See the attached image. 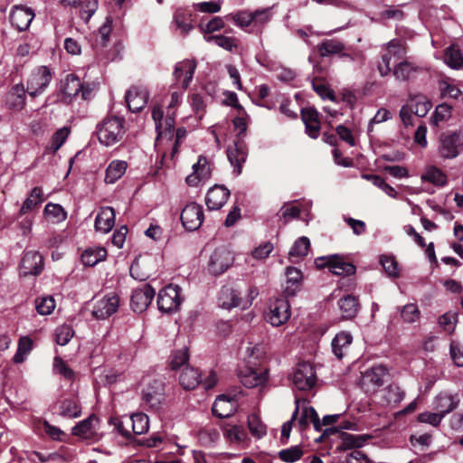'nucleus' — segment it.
I'll return each instance as SVG.
<instances>
[{"label": "nucleus", "mask_w": 463, "mask_h": 463, "mask_svg": "<svg viewBox=\"0 0 463 463\" xmlns=\"http://www.w3.org/2000/svg\"><path fill=\"white\" fill-rule=\"evenodd\" d=\"M115 224V212L111 207H102L95 219V229L103 233L111 231Z\"/></svg>", "instance_id": "29"}, {"label": "nucleus", "mask_w": 463, "mask_h": 463, "mask_svg": "<svg viewBox=\"0 0 463 463\" xmlns=\"http://www.w3.org/2000/svg\"><path fill=\"white\" fill-rule=\"evenodd\" d=\"M248 429L250 434L260 439L263 438L267 433V427L261 421L260 418L253 413L248 416Z\"/></svg>", "instance_id": "47"}, {"label": "nucleus", "mask_w": 463, "mask_h": 463, "mask_svg": "<svg viewBox=\"0 0 463 463\" xmlns=\"http://www.w3.org/2000/svg\"><path fill=\"white\" fill-rule=\"evenodd\" d=\"M408 105L413 114L420 118L425 117L432 107L430 101L426 97L420 95L411 99Z\"/></svg>", "instance_id": "45"}, {"label": "nucleus", "mask_w": 463, "mask_h": 463, "mask_svg": "<svg viewBox=\"0 0 463 463\" xmlns=\"http://www.w3.org/2000/svg\"><path fill=\"white\" fill-rule=\"evenodd\" d=\"M445 62L451 68L459 69L463 66V56L458 48L451 45L447 48L444 54Z\"/></svg>", "instance_id": "49"}, {"label": "nucleus", "mask_w": 463, "mask_h": 463, "mask_svg": "<svg viewBox=\"0 0 463 463\" xmlns=\"http://www.w3.org/2000/svg\"><path fill=\"white\" fill-rule=\"evenodd\" d=\"M56 303L52 296H44L35 299V308L38 314L47 316L53 312Z\"/></svg>", "instance_id": "54"}, {"label": "nucleus", "mask_w": 463, "mask_h": 463, "mask_svg": "<svg viewBox=\"0 0 463 463\" xmlns=\"http://www.w3.org/2000/svg\"><path fill=\"white\" fill-rule=\"evenodd\" d=\"M286 285L285 293L288 296H294L300 290L303 275L300 269L295 267H288L286 269Z\"/></svg>", "instance_id": "31"}, {"label": "nucleus", "mask_w": 463, "mask_h": 463, "mask_svg": "<svg viewBox=\"0 0 463 463\" xmlns=\"http://www.w3.org/2000/svg\"><path fill=\"white\" fill-rule=\"evenodd\" d=\"M340 438L341 442L337 447L339 451L362 448L368 439L367 436L354 435L346 432H342Z\"/></svg>", "instance_id": "35"}, {"label": "nucleus", "mask_w": 463, "mask_h": 463, "mask_svg": "<svg viewBox=\"0 0 463 463\" xmlns=\"http://www.w3.org/2000/svg\"><path fill=\"white\" fill-rule=\"evenodd\" d=\"M459 403V398L457 394L441 392L436 396L433 402V408L444 418L447 414L454 411Z\"/></svg>", "instance_id": "25"}, {"label": "nucleus", "mask_w": 463, "mask_h": 463, "mask_svg": "<svg viewBox=\"0 0 463 463\" xmlns=\"http://www.w3.org/2000/svg\"><path fill=\"white\" fill-rule=\"evenodd\" d=\"M299 412L300 416L298 418L297 417L296 420H298L300 430L307 429L309 422L313 423L316 430L319 431L321 430V422L318 414L313 407L308 406L306 402H303L302 405H299Z\"/></svg>", "instance_id": "26"}, {"label": "nucleus", "mask_w": 463, "mask_h": 463, "mask_svg": "<svg viewBox=\"0 0 463 463\" xmlns=\"http://www.w3.org/2000/svg\"><path fill=\"white\" fill-rule=\"evenodd\" d=\"M94 421H98L97 417L90 415L87 419L79 422L72 429V434L85 439H91L95 434L93 427Z\"/></svg>", "instance_id": "39"}, {"label": "nucleus", "mask_w": 463, "mask_h": 463, "mask_svg": "<svg viewBox=\"0 0 463 463\" xmlns=\"http://www.w3.org/2000/svg\"><path fill=\"white\" fill-rule=\"evenodd\" d=\"M241 292L232 285L223 286L219 293L218 303L222 308L241 307Z\"/></svg>", "instance_id": "19"}, {"label": "nucleus", "mask_w": 463, "mask_h": 463, "mask_svg": "<svg viewBox=\"0 0 463 463\" xmlns=\"http://www.w3.org/2000/svg\"><path fill=\"white\" fill-rule=\"evenodd\" d=\"M345 50V44L337 39H326L317 45V51L321 57H326L334 54L345 56L346 54L344 52Z\"/></svg>", "instance_id": "34"}, {"label": "nucleus", "mask_w": 463, "mask_h": 463, "mask_svg": "<svg viewBox=\"0 0 463 463\" xmlns=\"http://www.w3.org/2000/svg\"><path fill=\"white\" fill-rule=\"evenodd\" d=\"M248 150L245 143L238 139L230 145L227 148V157L233 166V174L238 176L241 174L242 165L246 162Z\"/></svg>", "instance_id": "10"}, {"label": "nucleus", "mask_w": 463, "mask_h": 463, "mask_svg": "<svg viewBox=\"0 0 463 463\" xmlns=\"http://www.w3.org/2000/svg\"><path fill=\"white\" fill-rule=\"evenodd\" d=\"M74 335L73 328L69 325H61L55 329L54 339L60 345H67Z\"/></svg>", "instance_id": "57"}, {"label": "nucleus", "mask_w": 463, "mask_h": 463, "mask_svg": "<svg viewBox=\"0 0 463 463\" xmlns=\"http://www.w3.org/2000/svg\"><path fill=\"white\" fill-rule=\"evenodd\" d=\"M193 169L194 173L186 177V183L190 186H196L199 183L205 182L212 175L210 165L204 156H199Z\"/></svg>", "instance_id": "23"}, {"label": "nucleus", "mask_w": 463, "mask_h": 463, "mask_svg": "<svg viewBox=\"0 0 463 463\" xmlns=\"http://www.w3.org/2000/svg\"><path fill=\"white\" fill-rule=\"evenodd\" d=\"M383 53L378 63V71L382 77L392 72L391 60L402 61L407 54V44L403 40L392 39L383 46Z\"/></svg>", "instance_id": "3"}, {"label": "nucleus", "mask_w": 463, "mask_h": 463, "mask_svg": "<svg viewBox=\"0 0 463 463\" xmlns=\"http://www.w3.org/2000/svg\"><path fill=\"white\" fill-rule=\"evenodd\" d=\"M230 197V191L222 185H214L207 192L205 203L209 210H219Z\"/></svg>", "instance_id": "24"}, {"label": "nucleus", "mask_w": 463, "mask_h": 463, "mask_svg": "<svg viewBox=\"0 0 463 463\" xmlns=\"http://www.w3.org/2000/svg\"><path fill=\"white\" fill-rule=\"evenodd\" d=\"M34 17L33 11L23 5H16L10 14V21L13 26L18 31H25Z\"/></svg>", "instance_id": "21"}, {"label": "nucleus", "mask_w": 463, "mask_h": 463, "mask_svg": "<svg viewBox=\"0 0 463 463\" xmlns=\"http://www.w3.org/2000/svg\"><path fill=\"white\" fill-rule=\"evenodd\" d=\"M128 167L126 161L113 160L106 169L105 182L114 184L123 176Z\"/></svg>", "instance_id": "36"}, {"label": "nucleus", "mask_w": 463, "mask_h": 463, "mask_svg": "<svg viewBox=\"0 0 463 463\" xmlns=\"http://www.w3.org/2000/svg\"><path fill=\"white\" fill-rule=\"evenodd\" d=\"M203 210L200 204L191 203L181 213V221L184 227L189 231L197 230L203 222Z\"/></svg>", "instance_id": "11"}, {"label": "nucleus", "mask_w": 463, "mask_h": 463, "mask_svg": "<svg viewBox=\"0 0 463 463\" xmlns=\"http://www.w3.org/2000/svg\"><path fill=\"white\" fill-rule=\"evenodd\" d=\"M174 24L183 35H186L192 29L190 14L183 10L175 11Z\"/></svg>", "instance_id": "52"}, {"label": "nucleus", "mask_w": 463, "mask_h": 463, "mask_svg": "<svg viewBox=\"0 0 463 463\" xmlns=\"http://www.w3.org/2000/svg\"><path fill=\"white\" fill-rule=\"evenodd\" d=\"M231 15L234 24L242 29L253 24L252 12L249 10H241Z\"/></svg>", "instance_id": "61"}, {"label": "nucleus", "mask_w": 463, "mask_h": 463, "mask_svg": "<svg viewBox=\"0 0 463 463\" xmlns=\"http://www.w3.org/2000/svg\"><path fill=\"white\" fill-rule=\"evenodd\" d=\"M163 385L155 381L154 385L142 391V399L152 408H156L163 401Z\"/></svg>", "instance_id": "32"}, {"label": "nucleus", "mask_w": 463, "mask_h": 463, "mask_svg": "<svg viewBox=\"0 0 463 463\" xmlns=\"http://www.w3.org/2000/svg\"><path fill=\"white\" fill-rule=\"evenodd\" d=\"M43 193L41 187H34L31 190L28 197L24 200L20 209V214H26L38 207L43 202Z\"/></svg>", "instance_id": "37"}, {"label": "nucleus", "mask_w": 463, "mask_h": 463, "mask_svg": "<svg viewBox=\"0 0 463 463\" xmlns=\"http://www.w3.org/2000/svg\"><path fill=\"white\" fill-rule=\"evenodd\" d=\"M420 313L416 304H407L401 311L402 319L405 323L416 322L420 318Z\"/></svg>", "instance_id": "62"}, {"label": "nucleus", "mask_w": 463, "mask_h": 463, "mask_svg": "<svg viewBox=\"0 0 463 463\" xmlns=\"http://www.w3.org/2000/svg\"><path fill=\"white\" fill-rule=\"evenodd\" d=\"M458 136L457 134L443 135L440 137V146L439 154L441 157L451 159L458 155Z\"/></svg>", "instance_id": "28"}, {"label": "nucleus", "mask_w": 463, "mask_h": 463, "mask_svg": "<svg viewBox=\"0 0 463 463\" xmlns=\"http://www.w3.org/2000/svg\"><path fill=\"white\" fill-rule=\"evenodd\" d=\"M387 373L385 367L373 366L366 370L361 376V387L367 392L375 391L383 384V378Z\"/></svg>", "instance_id": "13"}, {"label": "nucleus", "mask_w": 463, "mask_h": 463, "mask_svg": "<svg viewBox=\"0 0 463 463\" xmlns=\"http://www.w3.org/2000/svg\"><path fill=\"white\" fill-rule=\"evenodd\" d=\"M54 371L62 375L67 380L74 379V372L71 368H70L66 363L60 357H55L53 362Z\"/></svg>", "instance_id": "64"}, {"label": "nucleus", "mask_w": 463, "mask_h": 463, "mask_svg": "<svg viewBox=\"0 0 463 463\" xmlns=\"http://www.w3.org/2000/svg\"><path fill=\"white\" fill-rule=\"evenodd\" d=\"M233 257L230 250L224 248L215 250L210 257L208 269L213 275L223 273L232 263Z\"/></svg>", "instance_id": "15"}, {"label": "nucleus", "mask_w": 463, "mask_h": 463, "mask_svg": "<svg viewBox=\"0 0 463 463\" xmlns=\"http://www.w3.org/2000/svg\"><path fill=\"white\" fill-rule=\"evenodd\" d=\"M44 215L52 222H60L66 219L67 213L64 209L57 203H49L44 207Z\"/></svg>", "instance_id": "51"}, {"label": "nucleus", "mask_w": 463, "mask_h": 463, "mask_svg": "<svg viewBox=\"0 0 463 463\" xmlns=\"http://www.w3.org/2000/svg\"><path fill=\"white\" fill-rule=\"evenodd\" d=\"M33 349V341L28 336H22L18 342L17 351L14 356V362L15 364H21L24 361L25 356Z\"/></svg>", "instance_id": "53"}, {"label": "nucleus", "mask_w": 463, "mask_h": 463, "mask_svg": "<svg viewBox=\"0 0 463 463\" xmlns=\"http://www.w3.org/2000/svg\"><path fill=\"white\" fill-rule=\"evenodd\" d=\"M301 118L308 137L317 138L321 128L319 113L314 108H305L301 109Z\"/></svg>", "instance_id": "22"}, {"label": "nucleus", "mask_w": 463, "mask_h": 463, "mask_svg": "<svg viewBox=\"0 0 463 463\" xmlns=\"http://www.w3.org/2000/svg\"><path fill=\"white\" fill-rule=\"evenodd\" d=\"M25 96L23 86L15 85L9 92L7 102L14 109H21L24 105Z\"/></svg>", "instance_id": "50"}, {"label": "nucleus", "mask_w": 463, "mask_h": 463, "mask_svg": "<svg viewBox=\"0 0 463 463\" xmlns=\"http://www.w3.org/2000/svg\"><path fill=\"white\" fill-rule=\"evenodd\" d=\"M196 62L192 60H184L177 62L175 67L174 77L176 82L181 83L184 90L187 89L194 77Z\"/></svg>", "instance_id": "20"}, {"label": "nucleus", "mask_w": 463, "mask_h": 463, "mask_svg": "<svg viewBox=\"0 0 463 463\" xmlns=\"http://www.w3.org/2000/svg\"><path fill=\"white\" fill-rule=\"evenodd\" d=\"M71 133V128L68 127H63L59 128L52 137L51 140V149L53 152H57L62 145L67 140L69 135Z\"/></svg>", "instance_id": "60"}, {"label": "nucleus", "mask_w": 463, "mask_h": 463, "mask_svg": "<svg viewBox=\"0 0 463 463\" xmlns=\"http://www.w3.org/2000/svg\"><path fill=\"white\" fill-rule=\"evenodd\" d=\"M182 93L174 91L166 108V115H164L160 106H155L152 109V118L155 121L158 137L163 136L172 137L174 134L175 109L181 102Z\"/></svg>", "instance_id": "1"}, {"label": "nucleus", "mask_w": 463, "mask_h": 463, "mask_svg": "<svg viewBox=\"0 0 463 463\" xmlns=\"http://www.w3.org/2000/svg\"><path fill=\"white\" fill-rule=\"evenodd\" d=\"M125 99L129 110L138 112L146 105L148 92L145 87L135 85L127 91Z\"/></svg>", "instance_id": "17"}, {"label": "nucleus", "mask_w": 463, "mask_h": 463, "mask_svg": "<svg viewBox=\"0 0 463 463\" xmlns=\"http://www.w3.org/2000/svg\"><path fill=\"white\" fill-rule=\"evenodd\" d=\"M342 316L345 319L353 318L358 311L359 303L353 296H345L338 301Z\"/></svg>", "instance_id": "43"}, {"label": "nucleus", "mask_w": 463, "mask_h": 463, "mask_svg": "<svg viewBox=\"0 0 463 463\" xmlns=\"http://www.w3.org/2000/svg\"><path fill=\"white\" fill-rule=\"evenodd\" d=\"M180 291V287L172 284L162 288L157 298L158 308L165 313L177 310L182 302Z\"/></svg>", "instance_id": "6"}, {"label": "nucleus", "mask_w": 463, "mask_h": 463, "mask_svg": "<svg viewBox=\"0 0 463 463\" xmlns=\"http://www.w3.org/2000/svg\"><path fill=\"white\" fill-rule=\"evenodd\" d=\"M421 180L433 184L437 186H443L447 184V175L441 169L434 165H430L426 167L422 174Z\"/></svg>", "instance_id": "42"}, {"label": "nucleus", "mask_w": 463, "mask_h": 463, "mask_svg": "<svg viewBox=\"0 0 463 463\" xmlns=\"http://www.w3.org/2000/svg\"><path fill=\"white\" fill-rule=\"evenodd\" d=\"M43 260L42 255L35 250H28L21 260L20 270L24 276H36L42 272Z\"/></svg>", "instance_id": "18"}, {"label": "nucleus", "mask_w": 463, "mask_h": 463, "mask_svg": "<svg viewBox=\"0 0 463 463\" xmlns=\"http://www.w3.org/2000/svg\"><path fill=\"white\" fill-rule=\"evenodd\" d=\"M310 241L307 237H301L298 241H295L293 247L289 251V257L294 258H303L305 257L309 250Z\"/></svg>", "instance_id": "59"}, {"label": "nucleus", "mask_w": 463, "mask_h": 463, "mask_svg": "<svg viewBox=\"0 0 463 463\" xmlns=\"http://www.w3.org/2000/svg\"><path fill=\"white\" fill-rule=\"evenodd\" d=\"M125 132V120L117 116H108L97 125L98 139L106 146L121 141Z\"/></svg>", "instance_id": "2"}, {"label": "nucleus", "mask_w": 463, "mask_h": 463, "mask_svg": "<svg viewBox=\"0 0 463 463\" xmlns=\"http://www.w3.org/2000/svg\"><path fill=\"white\" fill-rule=\"evenodd\" d=\"M304 452L300 446H292L279 452V458L287 463H293L301 458Z\"/></svg>", "instance_id": "58"}, {"label": "nucleus", "mask_w": 463, "mask_h": 463, "mask_svg": "<svg viewBox=\"0 0 463 463\" xmlns=\"http://www.w3.org/2000/svg\"><path fill=\"white\" fill-rule=\"evenodd\" d=\"M107 250L103 247H91L86 249L81 254V261L85 266H94L106 259Z\"/></svg>", "instance_id": "38"}, {"label": "nucleus", "mask_w": 463, "mask_h": 463, "mask_svg": "<svg viewBox=\"0 0 463 463\" xmlns=\"http://www.w3.org/2000/svg\"><path fill=\"white\" fill-rule=\"evenodd\" d=\"M112 32V19L107 17L105 23L99 27V32L96 35V44L100 48L107 46L109 35Z\"/></svg>", "instance_id": "55"}, {"label": "nucleus", "mask_w": 463, "mask_h": 463, "mask_svg": "<svg viewBox=\"0 0 463 463\" xmlns=\"http://www.w3.org/2000/svg\"><path fill=\"white\" fill-rule=\"evenodd\" d=\"M316 373L308 363L299 364L293 374V383L301 391L310 390L316 384Z\"/></svg>", "instance_id": "9"}, {"label": "nucleus", "mask_w": 463, "mask_h": 463, "mask_svg": "<svg viewBox=\"0 0 463 463\" xmlns=\"http://www.w3.org/2000/svg\"><path fill=\"white\" fill-rule=\"evenodd\" d=\"M52 80V73L48 67L40 66L34 69L27 80V92L36 97L47 88Z\"/></svg>", "instance_id": "7"}, {"label": "nucleus", "mask_w": 463, "mask_h": 463, "mask_svg": "<svg viewBox=\"0 0 463 463\" xmlns=\"http://www.w3.org/2000/svg\"><path fill=\"white\" fill-rule=\"evenodd\" d=\"M316 266L319 269L328 268L330 272L337 276H349L355 272V266L345 261L340 255H330L317 258L315 260Z\"/></svg>", "instance_id": "5"}, {"label": "nucleus", "mask_w": 463, "mask_h": 463, "mask_svg": "<svg viewBox=\"0 0 463 463\" xmlns=\"http://www.w3.org/2000/svg\"><path fill=\"white\" fill-rule=\"evenodd\" d=\"M80 90L81 82L77 76L69 74L65 77L61 86V90L65 96L76 97L80 94Z\"/></svg>", "instance_id": "46"}, {"label": "nucleus", "mask_w": 463, "mask_h": 463, "mask_svg": "<svg viewBox=\"0 0 463 463\" xmlns=\"http://www.w3.org/2000/svg\"><path fill=\"white\" fill-rule=\"evenodd\" d=\"M58 412L66 418H78L81 415V407L77 397L61 400L58 405Z\"/></svg>", "instance_id": "33"}, {"label": "nucleus", "mask_w": 463, "mask_h": 463, "mask_svg": "<svg viewBox=\"0 0 463 463\" xmlns=\"http://www.w3.org/2000/svg\"><path fill=\"white\" fill-rule=\"evenodd\" d=\"M290 306L285 298H278L270 301L265 312L266 321L273 326L284 325L290 317Z\"/></svg>", "instance_id": "4"}, {"label": "nucleus", "mask_w": 463, "mask_h": 463, "mask_svg": "<svg viewBox=\"0 0 463 463\" xmlns=\"http://www.w3.org/2000/svg\"><path fill=\"white\" fill-rule=\"evenodd\" d=\"M127 425L131 427L134 434H144L148 430V417L145 413H135L127 419Z\"/></svg>", "instance_id": "44"}, {"label": "nucleus", "mask_w": 463, "mask_h": 463, "mask_svg": "<svg viewBox=\"0 0 463 463\" xmlns=\"http://www.w3.org/2000/svg\"><path fill=\"white\" fill-rule=\"evenodd\" d=\"M224 435L232 443L247 447L250 439L245 430L239 425H232L225 429Z\"/></svg>", "instance_id": "40"}, {"label": "nucleus", "mask_w": 463, "mask_h": 463, "mask_svg": "<svg viewBox=\"0 0 463 463\" xmlns=\"http://www.w3.org/2000/svg\"><path fill=\"white\" fill-rule=\"evenodd\" d=\"M179 382L184 389L193 390L200 383V373L194 368L186 366L179 376Z\"/></svg>", "instance_id": "41"}, {"label": "nucleus", "mask_w": 463, "mask_h": 463, "mask_svg": "<svg viewBox=\"0 0 463 463\" xmlns=\"http://www.w3.org/2000/svg\"><path fill=\"white\" fill-rule=\"evenodd\" d=\"M189 354L188 348L184 347L181 350H177L173 353L170 360V367L172 370L181 369L183 366L184 368L188 365Z\"/></svg>", "instance_id": "56"}, {"label": "nucleus", "mask_w": 463, "mask_h": 463, "mask_svg": "<svg viewBox=\"0 0 463 463\" xmlns=\"http://www.w3.org/2000/svg\"><path fill=\"white\" fill-rule=\"evenodd\" d=\"M119 297L109 292L98 299L93 307L92 315L98 319H106L115 314L119 307Z\"/></svg>", "instance_id": "8"}, {"label": "nucleus", "mask_w": 463, "mask_h": 463, "mask_svg": "<svg viewBox=\"0 0 463 463\" xmlns=\"http://www.w3.org/2000/svg\"><path fill=\"white\" fill-rule=\"evenodd\" d=\"M155 294V289L148 284L135 288L130 299V306L133 311L137 313L145 311L150 305Z\"/></svg>", "instance_id": "12"}, {"label": "nucleus", "mask_w": 463, "mask_h": 463, "mask_svg": "<svg viewBox=\"0 0 463 463\" xmlns=\"http://www.w3.org/2000/svg\"><path fill=\"white\" fill-rule=\"evenodd\" d=\"M236 411L235 401L227 398L225 395H220L213 402L212 411L218 418H228Z\"/></svg>", "instance_id": "30"}, {"label": "nucleus", "mask_w": 463, "mask_h": 463, "mask_svg": "<svg viewBox=\"0 0 463 463\" xmlns=\"http://www.w3.org/2000/svg\"><path fill=\"white\" fill-rule=\"evenodd\" d=\"M392 72L394 78L400 81H410L417 78V76L424 72V68L408 60L398 61Z\"/></svg>", "instance_id": "14"}, {"label": "nucleus", "mask_w": 463, "mask_h": 463, "mask_svg": "<svg viewBox=\"0 0 463 463\" xmlns=\"http://www.w3.org/2000/svg\"><path fill=\"white\" fill-rule=\"evenodd\" d=\"M405 396V392L397 385H390L385 389V401L388 403H400Z\"/></svg>", "instance_id": "63"}, {"label": "nucleus", "mask_w": 463, "mask_h": 463, "mask_svg": "<svg viewBox=\"0 0 463 463\" xmlns=\"http://www.w3.org/2000/svg\"><path fill=\"white\" fill-rule=\"evenodd\" d=\"M204 40L208 43L214 42L219 47L232 52L238 47V40L235 37L225 36L222 34L204 36Z\"/></svg>", "instance_id": "48"}, {"label": "nucleus", "mask_w": 463, "mask_h": 463, "mask_svg": "<svg viewBox=\"0 0 463 463\" xmlns=\"http://www.w3.org/2000/svg\"><path fill=\"white\" fill-rule=\"evenodd\" d=\"M353 336L349 332L341 331L333 338L331 346L332 352L336 358L342 359L345 356L351 347Z\"/></svg>", "instance_id": "27"}, {"label": "nucleus", "mask_w": 463, "mask_h": 463, "mask_svg": "<svg viewBox=\"0 0 463 463\" xmlns=\"http://www.w3.org/2000/svg\"><path fill=\"white\" fill-rule=\"evenodd\" d=\"M241 383L247 388H255L264 384L268 379L265 368L245 367L239 373Z\"/></svg>", "instance_id": "16"}]
</instances>
